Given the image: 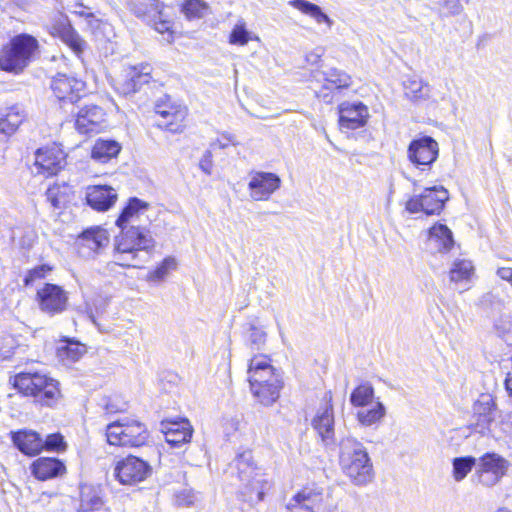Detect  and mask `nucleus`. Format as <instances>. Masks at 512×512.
<instances>
[{"instance_id": "obj_1", "label": "nucleus", "mask_w": 512, "mask_h": 512, "mask_svg": "<svg viewBox=\"0 0 512 512\" xmlns=\"http://www.w3.org/2000/svg\"><path fill=\"white\" fill-rule=\"evenodd\" d=\"M149 208V203L132 197L128 200L125 207L116 220V226L121 232L115 237L114 243V261L109 265H119L125 268H139L146 259H141L140 251L148 253L155 246V241L150 231L134 223L141 214Z\"/></svg>"}, {"instance_id": "obj_2", "label": "nucleus", "mask_w": 512, "mask_h": 512, "mask_svg": "<svg viewBox=\"0 0 512 512\" xmlns=\"http://www.w3.org/2000/svg\"><path fill=\"white\" fill-rule=\"evenodd\" d=\"M339 465L343 474L356 486H365L373 480V464L367 449L353 437L340 440Z\"/></svg>"}, {"instance_id": "obj_3", "label": "nucleus", "mask_w": 512, "mask_h": 512, "mask_svg": "<svg viewBox=\"0 0 512 512\" xmlns=\"http://www.w3.org/2000/svg\"><path fill=\"white\" fill-rule=\"evenodd\" d=\"M248 380L253 396L264 406H270L280 396L283 387L281 372L275 369L264 356L251 359Z\"/></svg>"}, {"instance_id": "obj_4", "label": "nucleus", "mask_w": 512, "mask_h": 512, "mask_svg": "<svg viewBox=\"0 0 512 512\" xmlns=\"http://www.w3.org/2000/svg\"><path fill=\"white\" fill-rule=\"evenodd\" d=\"M13 387L41 406L54 407L62 395L59 382L40 372L23 371L10 378Z\"/></svg>"}, {"instance_id": "obj_5", "label": "nucleus", "mask_w": 512, "mask_h": 512, "mask_svg": "<svg viewBox=\"0 0 512 512\" xmlns=\"http://www.w3.org/2000/svg\"><path fill=\"white\" fill-rule=\"evenodd\" d=\"M38 47V41L32 35L22 33L14 36L0 51L1 70L21 73L31 63Z\"/></svg>"}, {"instance_id": "obj_6", "label": "nucleus", "mask_w": 512, "mask_h": 512, "mask_svg": "<svg viewBox=\"0 0 512 512\" xmlns=\"http://www.w3.org/2000/svg\"><path fill=\"white\" fill-rule=\"evenodd\" d=\"M231 468L236 469L239 480L245 482L242 493L247 496V500L252 504L261 502L270 484L255 473L251 451L239 453L233 460Z\"/></svg>"}, {"instance_id": "obj_7", "label": "nucleus", "mask_w": 512, "mask_h": 512, "mask_svg": "<svg viewBox=\"0 0 512 512\" xmlns=\"http://www.w3.org/2000/svg\"><path fill=\"white\" fill-rule=\"evenodd\" d=\"M106 438L110 445L140 447L146 444L149 432L140 421L123 419L107 425Z\"/></svg>"}, {"instance_id": "obj_8", "label": "nucleus", "mask_w": 512, "mask_h": 512, "mask_svg": "<svg viewBox=\"0 0 512 512\" xmlns=\"http://www.w3.org/2000/svg\"><path fill=\"white\" fill-rule=\"evenodd\" d=\"M448 200L449 192L443 186L427 187L420 194L411 196L405 209L411 214L439 215Z\"/></svg>"}, {"instance_id": "obj_9", "label": "nucleus", "mask_w": 512, "mask_h": 512, "mask_svg": "<svg viewBox=\"0 0 512 512\" xmlns=\"http://www.w3.org/2000/svg\"><path fill=\"white\" fill-rule=\"evenodd\" d=\"M152 474V466L147 460L128 455L115 464L114 476L122 485H136Z\"/></svg>"}, {"instance_id": "obj_10", "label": "nucleus", "mask_w": 512, "mask_h": 512, "mask_svg": "<svg viewBox=\"0 0 512 512\" xmlns=\"http://www.w3.org/2000/svg\"><path fill=\"white\" fill-rule=\"evenodd\" d=\"M324 401V404L319 407L312 419L311 425L321 439L323 445L327 448H333L336 445V437L331 392H327L325 394Z\"/></svg>"}, {"instance_id": "obj_11", "label": "nucleus", "mask_w": 512, "mask_h": 512, "mask_svg": "<svg viewBox=\"0 0 512 512\" xmlns=\"http://www.w3.org/2000/svg\"><path fill=\"white\" fill-rule=\"evenodd\" d=\"M47 29L53 37L59 38L64 44H66L77 57H81V54L85 49L86 42L72 27L69 18L65 14H54L50 23L47 25Z\"/></svg>"}, {"instance_id": "obj_12", "label": "nucleus", "mask_w": 512, "mask_h": 512, "mask_svg": "<svg viewBox=\"0 0 512 512\" xmlns=\"http://www.w3.org/2000/svg\"><path fill=\"white\" fill-rule=\"evenodd\" d=\"M438 155V143L431 136L413 139L407 149L409 161L421 171L429 170Z\"/></svg>"}, {"instance_id": "obj_13", "label": "nucleus", "mask_w": 512, "mask_h": 512, "mask_svg": "<svg viewBox=\"0 0 512 512\" xmlns=\"http://www.w3.org/2000/svg\"><path fill=\"white\" fill-rule=\"evenodd\" d=\"M496 403L491 395L482 394L473 404V416L470 428L473 432L486 436L492 432L495 424Z\"/></svg>"}, {"instance_id": "obj_14", "label": "nucleus", "mask_w": 512, "mask_h": 512, "mask_svg": "<svg viewBox=\"0 0 512 512\" xmlns=\"http://www.w3.org/2000/svg\"><path fill=\"white\" fill-rule=\"evenodd\" d=\"M68 299V293L53 283H45L36 293L39 309L49 316L63 313L67 309Z\"/></svg>"}, {"instance_id": "obj_15", "label": "nucleus", "mask_w": 512, "mask_h": 512, "mask_svg": "<svg viewBox=\"0 0 512 512\" xmlns=\"http://www.w3.org/2000/svg\"><path fill=\"white\" fill-rule=\"evenodd\" d=\"M66 163L64 152L56 145L36 150L34 166L37 174L45 177L56 175Z\"/></svg>"}, {"instance_id": "obj_16", "label": "nucleus", "mask_w": 512, "mask_h": 512, "mask_svg": "<svg viewBox=\"0 0 512 512\" xmlns=\"http://www.w3.org/2000/svg\"><path fill=\"white\" fill-rule=\"evenodd\" d=\"M109 243V234L100 226L85 229L77 239L78 253L81 257L90 258L98 254Z\"/></svg>"}, {"instance_id": "obj_17", "label": "nucleus", "mask_w": 512, "mask_h": 512, "mask_svg": "<svg viewBox=\"0 0 512 512\" xmlns=\"http://www.w3.org/2000/svg\"><path fill=\"white\" fill-rule=\"evenodd\" d=\"M281 186L280 177L272 172L258 171L251 175L248 183L250 196L255 201H266Z\"/></svg>"}, {"instance_id": "obj_18", "label": "nucleus", "mask_w": 512, "mask_h": 512, "mask_svg": "<svg viewBox=\"0 0 512 512\" xmlns=\"http://www.w3.org/2000/svg\"><path fill=\"white\" fill-rule=\"evenodd\" d=\"M339 126L347 130H356L364 127L369 113L368 107L362 102H343L338 107Z\"/></svg>"}, {"instance_id": "obj_19", "label": "nucleus", "mask_w": 512, "mask_h": 512, "mask_svg": "<svg viewBox=\"0 0 512 512\" xmlns=\"http://www.w3.org/2000/svg\"><path fill=\"white\" fill-rule=\"evenodd\" d=\"M85 84L74 76L58 73L51 81V89L59 101L77 102Z\"/></svg>"}, {"instance_id": "obj_20", "label": "nucleus", "mask_w": 512, "mask_h": 512, "mask_svg": "<svg viewBox=\"0 0 512 512\" xmlns=\"http://www.w3.org/2000/svg\"><path fill=\"white\" fill-rule=\"evenodd\" d=\"M105 111L98 105H85L78 111L75 128L81 134L98 133L105 121Z\"/></svg>"}, {"instance_id": "obj_21", "label": "nucleus", "mask_w": 512, "mask_h": 512, "mask_svg": "<svg viewBox=\"0 0 512 512\" xmlns=\"http://www.w3.org/2000/svg\"><path fill=\"white\" fill-rule=\"evenodd\" d=\"M325 84L319 91H315L318 99L324 103H332L334 99V91L348 88L352 84L350 75L337 68H330L323 73Z\"/></svg>"}, {"instance_id": "obj_22", "label": "nucleus", "mask_w": 512, "mask_h": 512, "mask_svg": "<svg viewBox=\"0 0 512 512\" xmlns=\"http://www.w3.org/2000/svg\"><path fill=\"white\" fill-rule=\"evenodd\" d=\"M323 504L322 488H305L292 497L288 504L290 512H316Z\"/></svg>"}, {"instance_id": "obj_23", "label": "nucleus", "mask_w": 512, "mask_h": 512, "mask_svg": "<svg viewBox=\"0 0 512 512\" xmlns=\"http://www.w3.org/2000/svg\"><path fill=\"white\" fill-rule=\"evenodd\" d=\"M151 72L152 67L148 63L129 66L125 70V80L121 84L120 91L124 95L137 92L143 85L151 81Z\"/></svg>"}, {"instance_id": "obj_24", "label": "nucleus", "mask_w": 512, "mask_h": 512, "mask_svg": "<svg viewBox=\"0 0 512 512\" xmlns=\"http://www.w3.org/2000/svg\"><path fill=\"white\" fill-rule=\"evenodd\" d=\"M30 469L32 475L40 481L61 477L66 473L65 463L56 457H39L32 462Z\"/></svg>"}, {"instance_id": "obj_25", "label": "nucleus", "mask_w": 512, "mask_h": 512, "mask_svg": "<svg viewBox=\"0 0 512 512\" xmlns=\"http://www.w3.org/2000/svg\"><path fill=\"white\" fill-rule=\"evenodd\" d=\"M117 192L107 185H94L87 187L86 203L93 210L107 211L117 200Z\"/></svg>"}, {"instance_id": "obj_26", "label": "nucleus", "mask_w": 512, "mask_h": 512, "mask_svg": "<svg viewBox=\"0 0 512 512\" xmlns=\"http://www.w3.org/2000/svg\"><path fill=\"white\" fill-rule=\"evenodd\" d=\"M11 438L15 447L25 455L34 456L44 450L43 439L35 431L24 429L11 432Z\"/></svg>"}, {"instance_id": "obj_27", "label": "nucleus", "mask_w": 512, "mask_h": 512, "mask_svg": "<svg viewBox=\"0 0 512 512\" xmlns=\"http://www.w3.org/2000/svg\"><path fill=\"white\" fill-rule=\"evenodd\" d=\"M27 112L20 104H15L0 111V134L10 136L27 119Z\"/></svg>"}, {"instance_id": "obj_28", "label": "nucleus", "mask_w": 512, "mask_h": 512, "mask_svg": "<svg viewBox=\"0 0 512 512\" xmlns=\"http://www.w3.org/2000/svg\"><path fill=\"white\" fill-rule=\"evenodd\" d=\"M186 116L185 107H170V110L160 111V119L157 120L156 126L171 133H181L185 128Z\"/></svg>"}, {"instance_id": "obj_29", "label": "nucleus", "mask_w": 512, "mask_h": 512, "mask_svg": "<svg viewBox=\"0 0 512 512\" xmlns=\"http://www.w3.org/2000/svg\"><path fill=\"white\" fill-rule=\"evenodd\" d=\"M428 245L435 252L450 251L454 246L452 231L445 224H435L429 229Z\"/></svg>"}, {"instance_id": "obj_30", "label": "nucleus", "mask_w": 512, "mask_h": 512, "mask_svg": "<svg viewBox=\"0 0 512 512\" xmlns=\"http://www.w3.org/2000/svg\"><path fill=\"white\" fill-rule=\"evenodd\" d=\"M121 148L116 140L99 138L92 147L91 157L99 163H107L118 156Z\"/></svg>"}, {"instance_id": "obj_31", "label": "nucleus", "mask_w": 512, "mask_h": 512, "mask_svg": "<svg viewBox=\"0 0 512 512\" xmlns=\"http://www.w3.org/2000/svg\"><path fill=\"white\" fill-rule=\"evenodd\" d=\"M288 4L312 18L318 25L324 24L327 29H330L333 25L332 19L315 3L308 0H290Z\"/></svg>"}, {"instance_id": "obj_32", "label": "nucleus", "mask_w": 512, "mask_h": 512, "mask_svg": "<svg viewBox=\"0 0 512 512\" xmlns=\"http://www.w3.org/2000/svg\"><path fill=\"white\" fill-rule=\"evenodd\" d=\"M193 429L188 420L171 423V426L165 433V439L172 447H180L182 444L190 442Z\"/></svg>"}, {"instance_id": "obj_33", "label": "nucleus", "mask_w": 512, "mask_h": 512, "mask_svg": "<svg viewBox=\"0 0 512 512\" xmlns=\"http://www.w3.org/2000/svg\"><path fill=\"white\" fill-rule=\"evenodd\" d=\"M86 352V346L73 339L61 341L57 348V356L64 365L77 362Z\"/></svg>"}, {"instance_id": "obj_34", "label": "nucleus", "mask_w": 512, "mask_h": 512, "mask_svg": "<svg viewBox=\"0 0 512 512\" xmlns=\"http://www.w3.org/2000/svg\"><path fill=\"white\" fill-rule=\"evenodd\" d=\"M129 7L138 18L150 21L160 18L163 4L159 0H130Z\"/></svg>"}, {"instance_id": "obj_35", "label": "nucleus", "mask_w": 512, "mask_h": 512, "mask_svg": "<svg viewBox=\"0 0 512 512\" xmlns=\"http://www.w3.org/2000/svg\"><path fill=\"white\" fill-rule=\"evenodd\" d=\"M509 468V462L497 453H485L479 459L478 470L497 473L504 476Z\"/></svg>"}, {"instance_id": "obj_36", "label": "nucleus", "mask_w": 512, "mask_h": 512, "mask_svg": "<svg viewBox=\"0 0 512 512\" xmlns=\"http://www.w3.org/2000/svg\"><path fill=\"white\" fill-rule=\"evenodd\" d=\"M386 415L385 405L377 401L371 408H362L356 414L359 424L365 427L377 426Z\"/></svg>"}, {"instance_id": "obj_37", "label": "nucleus", "mask_w": 512, "mask_h": 512, "mask_svg": "<svg viewBox=\"0 0 512 512\" xmlns=\"http://www.w3.org/2000/svg\"><path fill=\"white\" fill-rule=\"evenodd\" d=\"M431 9L440 19L457 17L464 11L460 0H429Z\"/></svg>"}, {"instance_id": "obj_38", "label": "nucleus", "mask_w": 512, "mask_h": 512, "mask_svg": "<svg viewBox=\"0 0 512 512\" xmlns=\"http://www.w3.org/2000/svg\"><path fill=\"white\" fill-rule=\"evenodd\" d=\"M405 96L413 102L424 101L429 98L430 87L417 78H409L403 82Z\"/></svg>"}, {"instance_id": "obj_39", "label": "nucleus", "mask_w": 512, "mask_h": 512, "mask_svg": "<svg viewBox=\"0 0 512 512\" xmlns=\"http://www.w3.org/2000/svg\"><path fill=\"white\" fill-rule=\"evenodd\" d=\"M374 399V388L369 382H362L350 394V403L354 407L364 408Z\"/></svg>"}, {"instance_id": "obj_40", "label": "nucleus", "mask_w": 512, "mask_h": 512, "mask_svg": "<svg viewBox=\"0 0 512 512\" xmlns=\"http://www.w3.org/2000/svg\"><path fill=\"white\" fill-rule=\"evenodd\" d=\"M474 273V266L470 260L455 259L449 271V277L452 282L459 283L470 280Z\"/></svg>"}, {"instance_id": "obj_41", "label": "nucleus", "mask_w": 512, "mask_h": 512, "mask_svg": "<svg viewBox=\"0 0 512 512\" xmlns=\"http://www.w3.org/2000/svg\"><path fill=\"white\" fill-rule=\"evenodd\" d=\"M106 308V301L101 298L86 300L84 306L80 309L85 316L100 329L97 317L104 313Z\"/></svg>"}, {"instance_id": "obj_42", "label": "nucleus", "mask_w": 512, "mask_h": 512, "mask_svg": "<svg viewBox=\"0 0 512 512\" xmlns=\"http://www.w3.org/2000/svg\"><path fill=\"white\" fill-rule=\"evenodd\" d=\"M181 10L188 19H199L208 14L209 6L204 0H185Z\"/></svg>"}, {"instance_id": "obj_43", "label": "nucleus", "mask_w": 512, "mask_h": 512, "mask_svg": "<svg viewBox=\"0 0 512 512\" xmlns=\"http://www.w3.org/2000/svg\"><path fill=\"white\" fill-rule=\"evenodd\" d=\"M476 464L473 456L456 457L453 459V477L456 481H462Z\"/></svg>"}, {"instance_id": "obj_44", "label": "nucleus", "mask_w": 512, "mask_h": 512, "mask_svg": "<svg viewBox=\"0 0 512 512\" xmlns=\"http://www.w3.org/2000/svg\"><path fill=\"white\" fill-rule=\"evenodd\" d=\"M176 260L173 257H166L155 269L147 275V280L151 282H161L168 275L169 271L176 268Z\"/></svg>"}, {"instance_id": "obj_45", "label": "nucleus", "mask_w": 512, "mask_h": 512, "mask_svg": "<svg viewBox=\"0 0 512 512\" xmlns=\"http://www.w3.org/2000/svg\"><path fill=\"white\" fill-rule=\"evenodd\" d=\"M52 266L49 264H41L27 271L24 276L23 283L25 286L32 285L35 281L45 279L46 276L52 271Z\"/></svg>"}, {"instance_id": "obj_46", "label": "nucleus", "mask_w": 512, "mask_h": 512, "mask_svg": "<svg viewBox=\"0 0 512 512\" xmlns=\"http://www.w3.org/2000/svg\"><path fill=\"white\" fill-rule=\"evenodd\" d=\"M250 39V32L246 29L244 23L236 24L229 36V42L233 45H246Z\"/></svg>"}, {"instance_id": "obj_47", "label": "nucleus", "mask_w": 512, "mask_h": 512, "mask_svg": "<svg viewBox=\"0 0 512 512\" xmlns=\"http://www.w3.org/2000/svg\"><path fill=\"white\" fill-rule=\"evenodd\" d=\"M266 332L254 325L250 326L248 344L253 350H260L266 342Z\"/></svg>"}, {"instance_id": "obj_48", "label": "nucleus", "mask_w": 512, "mask_h": 512, "mask_svg": "<svg viewBox=\"0 0 512 512\" xmlns=\"http://www.w3.org/2000/svg\"><path fill=\"white\" fill-rule=\"evenodd\" d=\"M43 443L45 450L60 452L66 449V442L60 433L47 435Z\"/></svg>"}, {"instance_id": "obj_49", "label": "nucleus", "mask_w": 512, "mask_h": 512, "mask_svg": "<svg viewBox=\"0 0 512 512\" xmlns=\"http://www.w3.org/2000/svg\"><path fill=\"white\" fill-rule=\"evenodd\" d=\"M16 340L13 336L7 335L0 338V356L3 359H9L15 353Z\"/></svg>"}, {"instance_id": "obj_50", "label": "nucleus", "mask_w": 512, "mask_h": 512, "mask_svg": "<svg viewBox=\"0 0 512 512\" xmlns=\"http://www.w3.org/2000/svg\"><path fill=\"white\" fill-rule=\"evenodd\" d=\"M476 474L478 482L486 487H492L496 485L503 478V476H500L497 473L494 475V473L485 472L478 469L476 471Z\"/></svg>"}, {"instance_id": "obj_51", "label": "nucleus", "mask_w": 512, "mask_h": 512, "mask_svg": "<svg viewBox=\"0 0 512 512\" xmlns=\"http://www.w3.org/2000/svg\"><path fill=\"white\" fill-rule=\"evenodd\" d=\"M47 200L51 203L54 208H59L62 201V195L60 189L57 186H50L46 191Z\"/></svg>"}, {"instance_id": "obj_52", "label": "nucleus", "mask_w": 512, "mask_h": 512, "mask_svg": "<svg viewBox=\"0 0 512 512\" xmlns=\"http://www.w3.org/2000/svg\"><path fill=\"white\" fill-rule=\"evenodd\" d=\"M170 107H182L181 105L175 104L171 101V98L167 95L157 100L155 104V113L160 117L161 110H170Z\"/></svg>"}, {"instance_id": "obj_53", "label": "nucleus", "mask_w": 512, "mask_h": 512, "mask_svg": "<svg viewBox=\"0 0 512 512\" xmlns=\"http://www.w3.org/2000/svg\"><path fill=\"white\" fill-rule=\"evenodd\" d=\"M81 504L82 506L86 505L90 509H96L101 505V499L96 495L90 497L83 489L81 491Z\"/></svg>"}, {"instance_id": "obj_54", "label": "nucleus", "mask_w": 512, "mask_h": 512, "mask_svg": "<svg viewBox=\"0 0 512 512\" xmlns=\"http://www.w3.org/2000/svg\"><path fill=\"white\" fill-rule=\"evenodd\" d=\"M200 169L207 175L211 174L212 169V154L211 151L207 150L203 154L200 162H199Z\"/></svg>"}, {"instance_id": "obj_55", "label": "nucleus", "mask_w": 512, "mask_h": 512, "mask_svg": "<svg viewBox=\"0 0 512 512\" xmlns=\"http://www.w3.org/2000/svg\"><path fill=\"white\" fill-rule=\"evenodd\" d=\"M234 136L223 134L222 139L212 144V147L218 146L219 148H226L229 144H234Z\"/></svg>"}, {"instance_id": "obj_56", "label": "nucleus", "mask_w": 512, "mask_h": 512, "mask_svg": "<svg viewBox=\"0 0 512 512\" xmlns=\"http://www.w3.org/2000/svg\"><path fill=\"white\" fill-rule=\"evenodd\" d=\"M154 27L157 32L163 34L170 30L171 24L169 21L159 19V21L154 22Z\"/></svg>"}, {"instance_id": "obj_57", "label": "nucleus", "mask_w": 512, "mask_h": 512, "mask_svg": "<svg viewBox=\"0 0 512 512\" xmlns=\"http://www.w3.org/2000/svg\"><path fill=\"white\" fill-rule=\"evenodd\" d=\"M320 58H321V54L318 52H311L306 55V61L311 65L317 64L319 62Z\"/></svg>"}, {"instance_id": "obj_58", "label": "nucleus", "mask_w": 512, "mask_h": 512, "mask_svg": "<svg viewBox=\"0 0 512 512\" xmlns=\"http://www.w3.org/2000/svg\"><path fill=\"white\" fill-rule=\"evenodd\" d=\"M505 389L508 392V395L512 397V374H508L505 379Z\"/></svg>"}, {"instance_id": "obj_59", "label": "nucleus", "mask_w": 512, "mask_h": 512, "mask_svg": "<svg viewBox=\"0 0 512 512\" xmlns=\"http://www.w3.org/2000/svg\"><path fill=\"white\" fill-rule=\"evenodd\" d=\"M16 6H18L19 8H22V9H25L29 3L31 2V0H11Z\"/></svg>"}, {"instance_id": "obj_60", "label": "nucleus", "mask_w": 512, "mask_h": 512, "mask_svg": "<svg viewBox=\"0 0 512 512\" xmlns=\"http://www.w3.org/2000/svg\"><path fill=\"white\" fill-rule=\"evenodd\" d=\"M106 410H107L108 412H116V411H118L119 409H118V408H115V407H114L113 405H111V404H106Z\"/></svg>"}]
</instances>
